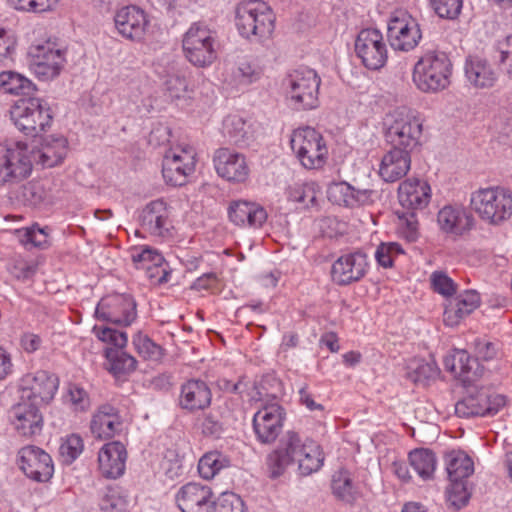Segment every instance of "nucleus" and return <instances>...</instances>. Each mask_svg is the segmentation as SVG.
Wrapping results in <instances>:
<instances>
[{"label":"nucleus","mask_w":512,"mask_h":512,"mask_svg":"<svg viewBox=\"0 0 512 512\" xmlns=\"http://www.w3.org/2000/svg\"><path fill=\"white\" fill-rule=\"evenodd\" d=\"M275 14L262 0H244L235 7V26L239 35L251 42L262 44L269 40L275 29Z\"/></svg>","instance_id":"f257e3e1"},{"label":"nucleus","mask_w":512,"mask_h":512,"mask_svg":"<svg viewBox=\"0 0 512 512\" xmlns=\"http://www.w3.org/2000/svg\"><path fill=\"white\" fill-rule=\"evenodd\" d=\"M453 64L449 56L439 50L425 51L415 62L412 81L423 93H439L451 84Z\"/></svg>","instance_id":"f03ea898"},{"label":"nucleus","mask_w":512,"mask_h":512,"mask_svg":"<svg viewBox=\"0 0 512 512\" xmlns=\"http://www.w3.org/2000/svg\"><path fill=\"white\" fill-rule=\"evenodd\" d=\"M384 126L386 140L392 147L411 153L420 144L423 120L417 111L396 108L386 115Z\"/></svg>","instance_id":"7ed1b4c3"},{"label":"nucleus","mask_w":512,"mask_h":512,"mask_svg":"<svg viewBox=\"0 0 512 512\" xmlns=\"http://www.w3.org/2000/svg\"><path fill=\"white\" fill-rule=\"evenodd\" d=\"M470 206L484 222L499 225L512 216V193L499 186L479 188L471 193Z\"/></svg>","instance_id":"20e7f679"},{"label":"nucleus","mask_w":512,"mask_h":512,"mask_svg":"<svg viewBox=\"0 0 512 512\" xmlns=\"http://www.w3.org/2000/svg\"><path fill=\"white\" fill-rule=\"evenodd\" d=\"M185 58L194 66H210L218 56L217 32L200 22L193 23L182 39Z\"/></svg>","instance_id":"39448f33"},{"label":"nucleus","mask_w":512,"mask_h":512,"mask_svg":"<svg viewBox=\"0 0 512 512\" xmlns=\"http://www.w3.org/2000/svg\"><path fill=\"white\" fill-rule=\"evenodd\" d=\"M321 79L314 69L300 67L293 70L284 80L287 99L296 110H310L319 105Z\"/></svg>","instance_id":"423d86ee"},{"label":"nucleus","mask_w":512,"mask_h":512,"mask_svg":"<svg viewBox=\"0 0 512 512\" xmlns=\"http://www.w3.org/2000/svg\"><path fill=\"white\" fill-rule=\"evenodd\" d=\"M293 153L306 169L322 168L328 158V147L322 134L306 126L295 129L290 138Z\"/></svg>","instance_id":"0eeeda50"},{"label":"nucleus","mask_w":512,"mask_h":512,"mask_svg":"<svg viewBox=\"0 0 512 512\" xmlns=\"http://www.w3.org/2000/svg\"><path fill=\"white\" fill-rule=\"evenodd\" d=\"M10 118L18 130L31 136L46 131L52 123L50 107L41 98L18 100L10 110Z\"/></svg>","instance_id":"6e6552de"},{"label":"nucleus","mask_w":512,"mask_h":512,"mask_svg":"<svg viewBox=\"0 0 512 512\" xmlns=\"http://www.w3.org/2000/svg\"><path fill=\"white\" fill-rule=\"evenodd\" d=\"M32 171V160L26 143L8 140L0 145V186L26 179Z\"/></svg>","instance_id":"1a4fd4ad"},{"label":"nucleus","mask_w":512,"mask_h":512,"mask_svg":"<svg viewBox=\"0 0 512 512\" xmlns=\"http://www.w3.org/2000/svg\"><path fill=\"white\" fill-rule=\"evenodd\" d=\"M30 71L41 81L57 78L66 65L65 51L50 40L32 45L27 53Z\"/></svg>","instance_id":"9d476101"},{"label":"nucleus","mask_w":512,"mask_h":512,"mask_svg":"<svg viewBox=\"0 0 512 512\" xmlns=\"http://www.w3.org/2000/svg\"><path fill=\"white\" fill-rule=\"evenodd\" d=\"M387 39L395 51L414 50L422 39L417 19L405 10L394 11L387 22Z\"/></svg>","instance_id":"9b49d317"},{"label":"nucleus","mask_w":512,"mask_h":512,"mask_svg":"<svg viewBox=\"0 0 512 512\" xmlns=\"http://www.w3.org/2000/svg\"><path fill=\"white\" fill-rule=\"evenodd\" d=\"M308 441H311V438L304 437L296 431L289 430L285 432L276 449L266 457L269 476L278 478L283 475L286 469L296 463L302 455Z\"/></svg>","instance_id":"f8f14e48"},{"label":"nucleus","mask_w":512,"mask_h":512,"mask_svg":"<svg viewBox=\"0 0 512 512\" xmlns=\"http://www.w3.org/2000/svg\"><path fill=\"white\" fill-rule=\"evenodd\" d=\"M196 150L189 144H178L166 151L162 174L167 183L174 186L185 184L186 178L195 170Z\"/></svg>","instance_id":"ddd939ff"},{"label":"nucleus","mask_w":512,"mask_h":512,"mask_svg":"<svg viewBox=\"0 0 512 512\" xmlns=\"http://www.w3.org/2000/svg\"><path fill=\"white\" fill-rule=\"evenodd\" d=\"M95 317L99 321L128 327L137 318L136 302L128 294L107 295L98 302Z\"/></svg>","instance_id":"4468645a"},{"label":"nucleus","mask_w":512,"mask_h":512,"mask_svg":"<svg viewBox=\"0 0 512 512\" xmlns=\"http://www.w3.org/2000/svg\"><path fill=\"white\" fill-rule=\"evenodd\" d=\"M505 404L503 395L489 394L485 389H475L469 391L455 404V413L461 418L494 416Z\"/></svg>","instance_id":"2eb2a0df"},{"label":"nucleus","mask_w":512,"mask_h":512,"mask_svg":"<svg viewBox=\"0 0 512 512\" xmlns=\"http://www.w3.org/2000/svg\"><path fill=\"white\" fill-rule=\"evenodd\" d=\"M285 416V410L278 402L260 404L252 420L256 439L262 444L273 443L283 428Z\"/></svg>","instance_id":"dca6fc26"},{"label":"nucleus","mask_w":512,"mask_h":512,"mask_svg":"<svg viewBox=\"0 0 512 512\" xmlns=\"http://www.w3.org/2000/svg\"><path fill=\"white\" fill-rule=\"evenodd\" d=\"M355 52L363 65L370 70H379L388 59V49L383 35L373 28L359 32L355 41Z\"/></svg>","instance_id":"f3484780"},{"label":"nucleus","mask_w":512,"mask_h":512,"mask_svg":"<svg viewBox=\"0 0 512 512\" xmlns=\"http://www.w3.org/2000/svg\"><path fill=\"white\" fill-rule=\"evenodd\" d=\"M18 465L29 479L36 482H47L54 474L52 457L35 445L24 446L18 451Z\"/></svg>","instance_id":"a211bd4d"},{"label":"nucleus","mask_w":512,"mask_h":512,"mask_svg":"<svg viewBox=\"0 0 512 512\" xmlns=\"http://www.w3.org/2000/svg\"><path fill=\"white\" fill-rule=\"evenodd\" d=\"M171 207L162 199L146 204L139 212L138 221L143 232L165 238L171 234Z\"/></svg>","instance_id":"6ab92c4d"},{"label":"nucleus","mask_w":512,"mask_h":512,"mask_svg":"<svg viewBox=\"0 0 512 512\" xmlns=\"http://www.w3.org/2000/svg\"><path fill=\"white\" fill-rule=\"evenodd\" d=\"M9 417L14 430L21 437L31 438L40 434L43 427V416L40 406L33 401L23 399L15 404L9 412Z\"/></svg>","instance_id":"aec40b11"},{"label":"nucleus","mask_w":512,"mask_h":512,"mask_svg":"<svg viewBox=\"0 0 512 512\" xmlns=\"http://www.w3.org/2000/svg\"><path fill=\"white\" fill-rule=\"evenodd\" d=\"M369 270L366 253L354 251L341 255L332 265L331 275L338 285H349L360 281Z\"/></svg>","instance_id":"412c9836"},{"label":"nucleus","mask_w":512,"mask_h":512,"mask_svg":"<svg viewBox=\"0 0 512 512\" xmlns=\"http://www.w3.org/2000/svg\"><path fill=\"white\" fill-rule=\"evenodd\" d=\"M21 385V396L23 399L33 401V403L41 406L54 398L58 390L59 381L54 374L39 370L35 373L25 375L22 378Z\"/></svg>","instance_id":"4be33fe9"},{"label":"nucleus","mask_w":512,"mask_h":512,"mask_svg":"<svg viewBox=\"0 0 512 512\" xmlns=\"http://www.w3.org/2000/svg\"><path fill=\"white\" fill-rule=\"evenodd\" d=\"M215 170L221 178L232 183H244L250 173L246 157L229 148H219L213 157Z\"/></svg>","instance_id":"5701e85b"},{"label":"nucleus","mask_w":512,"mask_h":512,"mask_svg":"<svg viewBox=\"0 0 512 512\" xmlns=\"http://www.w3.org/2000/svg\"><path fill=\"white\" fill-rule=\"evenodd\" d=\"M114 22L122 37L137 42L144 39L149 25L145 11L135 5L119 9L114 16Z\"/></svg>","instance_id":"b1692460"},{"label":"nucleus","mask_w":512,"mask_h":512,"mask_svg":"<svg viewBox=\"0 0 512 512\" xmlns=\"http://www.w3.org/2000/svg\"><path fill=\"white\" fill-rule=\"evenodd\" d=\"M175 501L182 512H212L214 505L211 488L195 482L183 485L177 491Z\"/></svg>","instance_id":"393cba45"},{"label":"nucleus","mask_w":512,"mask_h":512,"mask_svg":"<svg viewBox=\"0 0 512 512\" xmlns=\"http://www.w3.org/2000/svg\"><path fill=\"white\" fill-rule=\"evenodd\" d=\"M124 430V422L117 408L103 404L93 413L90 432L99 440H107L119 435Z\"/></svg>","instance_id":"a878e982"},{"label":"nucleus","mask_w":512,"mask_h":512,"mask_svg":"<svg viewBox=\"0 0 512 512\" xmlns=\"http://www.w3.org/2000/svg\"><path fill=\"white\" fill-rule=\"evenodd\" d=\"M432 197L430 184L423 179L408 178L398 187V199L407 210H422L428 206Z\"/></svg>","instance_id":"bb28decb"},{"label":"nucleus","mask_w":512,"mask_h":512,"mask_svg":"<svg viewBox=\"0 0 512 512\" xmlns=\"http://www.w3.org/2000/svg\"><path fill=\"white\" fill-rule=\"evenodd\" d=\"M444 368L465 384H470L482 376L483 369L477 359L465 350L454 349L443 360Z\"/></svg>","instance_id":"cd10ccee"},{"label":"nucleus","mask_w":512,"mask_h":512,"mask_svg":"<svg viewBox=\"0 0 512 512\" xmlns=\"http://www.w3.org/2000/svg\"><path fill=\"white\" fill-rule=\"evenodd\" d=\"M227 212L229 220L239 227L260 228L268 217L262 205L247 200L231 201Z\"/></svg>","instance_id":"c85d7f7f"},{"label":"nucleus","mask_w":512,"mask_h":512,"mask_svg":"<svg viewBox=\"0 0 512 512\" xmlns=\"http://www.w3.org/2000/svg\"><path fill=\"white\" fill-rule=\"evenodd\" d=\"M127 460L125 446L119 441L108 442L99 450L98 465L106 478L116 479L123 475Z\"/></svg>","instance_id":"c756f323"},{"label":"nucleus","mask_w":512,"mask_h":512,"mask_svg":"<svg viewBox=\"0 0 512 512\" xmlns=\"http://www.w3.org/2000/svg\"><path fill=\"white\" fill-rule=\"evenodd\" d=\"M480 295L474 290H465L446 300L443 314L447 326H456L480 305Z\"/></svg>","instance_id":"7c9ffc66"},{"label":"nucleus","mask_w":512,"mask_h":512,"mask_svg":"<svg viewBox=\"0 0 512 512\" xmlns=\"http://www.w3.org/2000/svg\"><path fill=\"white\" fill-rule=\"evenodd\" d=\"M439 228L454 236H461L473 225L472 215L461 205H445L437 213Z\"/></svg>","instance_id":"2f4dec72"},{"label":"nucleus","mask_w":512,"mask_h":512,"mask_svg":"<svg viewBox=\"0 0 512 512\" xmlns=\"http://www.w3.org/2000/svg\"><path fill=\"white\" fill-rule=\"evenodd\" d=\"M411 167V153L405 149L392 147L382 157L379 175L389 183L396 182L406 176Z\"/></svg>","instance_id":"473e14b6"},{"label":"nucleus","mask_w":512,"mask_h":512,"mask_svg":"<svg viewBox=\"0 0 512 512\" xmlns=\"http://www.w3.org/2000/svg\"><path fill=\"white\" fill-rule=\"evenodd\" d=\"M211 399V390L203 380L191 379L181 386L179 404L185 410H203L210 405Z\"/></svg>","instance_id":"72a5a7b5"},{"label":"nucleus","mask_w":512,"mask_h":512,"mask_svg":"<svg viewBox=\"0 0 512 512\" xmlns=\"http://www.w3.org/2000/svg\"><path fill=\"white\" fill-rule=\"evenodd\" d=\"M464 71L467 81L478 89L490 88L497 80V74L492 66L479 57H468Z\"/></svg>","instance_id":"f704fd0d"},{"label":"nucleus","mask_w":512,"mask_h":512,"mask_svg":"<svg viewBox=\"0 0 512 512\" xmlns=\"http://www.w3.org/2000/svg\"><path fill=\"white\" fill-rule=\"evenodd\" d=\"M67 154V141L62 137L45 139L41 148L33 153L34 160L43 167L60 164Z\"/></svg>","instance_id":"c9c22d12"},{"label":"nucleus","mask_w":512,"mask_h":512,"mask_svg":"<svg viewBox=\"0 0 512 512\" xmlns=\"http://www.w3.org/2000/svg\"><path fill=\"white\" fill-rule=\"evenodd\" d=\"M328 199L339 206L354 207L362 204L366 198V191L356 190L347 182H335L327 189Z\"/></svg>","instance_id":"e433bc0d"},{"label":"nucleus","mask_w":512,"mask_h":512,"mask_svg":"<svg viewBox=\"0 0 512 512\" xmlns=\"http://www.w3.org/2000/svg\"><path fill=\"white\" fill-rule=\"evenodd\" d=\"M410 466L423 481L433 479L437 458L432 450L426 448H418L411 451L408 455Z\"/></svg>","instance_id":"4c0bfd02"},{"label":"nucleus","mask_w":512,"mask_h":512,"mask_svg":"<svg viewBox=\"0 0 512 512\" xmlns=\"http://www.w3.org/2000/svg\"><path fill=\"white\" fill-rule=\"evenodd\" d=\"M445 463L450 480L466 481L474 472L472 459L462 451H451L447 453Z\"/></svg>","instance_id":"58836bf2"},{"label":"nucleus","mask_w":512,"mask_h":512,"mask_svg":"<svg viewBox=\"0 0 512 512\" xmlns=\"http://www.w3.org/2000/svg\"><path fill=\"white\" fill-rule=\"evenodd\" d=\"M104 355L106 369L114 376L127 375L136 369V359L123 349L106 348Z\"/></svg>","instance_id":"ea45409f"},{"label":"nucleus","mask_w":512,"mask_h":512,"mask_svg":"<svg viewBox=\"0 0 512 512\" xmlns=\"http://www.w3.org/2000/svg\"><path fill=\"white\" fill-rule=\"evenodd\" d=\"M324 453L321 446L311 439L306 443L302 455L297 459L298 469L302 475H310L321 469L324 463Z\"/></svg>","instance_id":"a19ab883"},{"label":"nucleus","mask_w":512,"mask_h":512,"mask_svg":"<svg viewBox=\"0 0 512 512\" xmlns=\"http://www.w3.org/2000/svg\"><path fill=\"white\" fill-rule=\"evenodd\" d=\"M262 76V69L255 63L240 59L230 68V83L236 87L247 86L257 82Z\"/></svg>","instance_id":"79ce46f5"},{"label":"nucleus","mask_w":512,"mask_h":512,"mask_svg":"<svg viewBox=\"0 0 512 512\" xmlns=\"http://www.w3.org/2000/svg\"><path fill=\"white\" fill-rule=\"evenodd\" d=\"M101 512H128L130 499L120 487H108L98 503Z\"/></svg>","instance_id":"37998d69"},{"label":"nucleus","mask_w":512,"mask_h":512,"mask_svg":"<svg viewBox=\"0 0 512 512\" xmlns=\"http://www.w3.org/2000/svg\"><path fill=\"white\" fill-rule=\"evenodd\" d=\"M0 89L4 93L28 95L34 90V84L20 73L3 71L0 73Z\"/></svg>","instance_id":"c03bdc74"},{"label":"nucleus","mask_w":512,"mask_h":512,"mask_svg":"<svg viewBox=\"0 0 512 512\" xmlns=\"http://www.w3.org/2000/svg\"><path fill=\"white\" fill-rule=\"evenodd\" d=\"M439 375V368L433 361L413 359L407 366V378L414 383L425 384Z\"/></svg>","instance_id":"a18cd8bd"},{"label":"nucleus","mask_w":512,"mask_h":512,"mask_svg":"<svg viewBox=\"0 0 512 512\" xmlns=\"http://www.w3.org/2000/svg\"><path fill=\"white\" fill-rule=\"evenodd\" d=\"M165 90L172 99H179L185 95L188 89L185 72L178 65H171L165 74Z\"/></svg>","instance_id":"49530a36"},{"label":"nucleus","mask_w":512,"mask_h":512,"mask_svg":"<svg viewBox=\"0 0 512 512\" xmlns=\"http://www.w3.org/2000/svg\"><path fill=\"white\" fill-rule=\"evenodd\" d=\"M249 126L245 119L237 114H231L225 117L222 125L224 137L234 144H239L247 137Z\"/></svg>","instance_id":"de8ad7c7"},{"label":"nucleus","mask_w":512,"mask_h":512,"mask_svg":"<svg viewBox=\"0 0 512 512\" xmlns=\"http://www.w3.org/2000/svg\"><path fill=\"white\" fill-rule=\"evenodd\" d=\"M256 395L253 398L260 404L266 401L277 402L276 399L282 394V384L273 375H265L255 387Z\"/></svg>","instance_id":"09e8293b"},{"label":"nucleus","mask_w":512,"mask_h":512,"mask_svg":"<svg viewBox=\"0 0 512 512\" xmlns=\"http://www.w3.org/2000/svg\"><path fill=\"white\" fill-rule=\"evenodd\" d=\"M317 197L316 185L314 182L294 183L287 190V198L290 201L310 207L315 204Z\"/></svg>","instance_id":"8fccbe9b"},{"label":"nucleus","mask_w":512,"mask_h":512,"mask_svg":"<svg viewBox=\"0 0 512 512\" xmlns=\"http://www.w3.org/2000/svg\"><path fill=\"white\" fill-rule=\"evenodd\" d=\"M92 333L101 342L111 345V348L123 349L128 342L126 332L106 325H95Z\"/></svg>","instance_id":"3c124183"},{"label":"nucleus","mask_w":512,"mask_h":512,"mask_svg":"<svg viewBox=\"0 0 512 512\" xmlns=\"http://www.w3.org/2000/svg\"><path fill=\"white\" fill-rule=\"evenodd\" d=\"M15 233L19 242L25 247L45 248L48 244V232L38 225L17 229Z\"/></svg>","instance_id":"603ef678"},{"label":"nucleus","mask_w":512,"mask_h":512,"mask_svg":"<svg viewBox=\"0 0 512 512\" xmlns=\"http://www.w3.org/2000/svg\"><path fill=\"white\" fill-rule=\"evenodd\" d=\"M332 491L337 498L343 501L352 502L355 499V488L348 471L339 470L334 473Z\"/></svg>","instance_id":"864d4df0"},{"label":"nucleus","mask_w":512,"mask_h":512,"mask_svg":"<svg viewBox=\"0 0 512 512\" xmlns=\"http://www.w3.org/2000/svg\"><path fill=\"white\" fill-rule=\"evenodd\" d=\"M228 465V460L219 452H209L201 457L198 471L202 478L212 479L221 469Z\"/></svg>","instance_id":"5fc2aeb1"},{"label":"nucleus","mask_w":512,"mask_h":512,"mask_svg":"<svg viewBox=\"0 0 512 512\" xmlns=\"http://www.w3.org/2000/svg\"><path fill=\"white\" fill-rule=\"evenodd\" d=\"M84 442L80 435L70 434L62 439L59 447L60 457L65 464L73 463L83 452Z\"/></svg>","instance_id":"6e6d98bb"},{"label":"nucleus","mask_w":512,"mask_h":512,"mask_svg":"<svg viewBox=\"0 0 512 512\" xmlns=\"http://www.w3.org/2000/svg\"><path fill=\"white\" fill-rule=\"evenodd\" d=\"M133 262L143 269H149L151 266H161L164 262L163 256L154 248L140 246L131 252Z\"/></svg>","instance_id":"4d7b16f0"},{"label":"nucleus","mask_w":512,"mask_h":512,"mask_svg":"<svg viewBox=\"0 0 512 512\" xmlns=\"http://www.w3.org/2000/svg\"><path fill=\"white\" fill-rule=\"evenodd\" d=\"M446 491V500L450 506L458 510L464 507L470 498L467 481L450 480Z\"/></svg>","instance_id":"13d9d810"},{"label":"nucleus","mask_w":512,"mask_h":512,"mask_svg":"<svg viewBox=\"0 0 512 512\" xmlns=\"http://www.w3.org/2000/svg\"><path fill=\"white\" fill-rule=\"evenodd\" d=\"M404 251L400 244L396 242L381 243L375 251V260L383 268H391L394 260Z\"/></svg>","instance_id":"bf43d9fd"},{"label":"nucleus","mask_w":512,"mask_h":512,"mask_svg":"<svg viewBox=\"0 0 512 512\" xmlns=\"http://www.w3.org/2000/svg\"><path fill=\"white\" fill-rule=\"evenodd\" d=\"M496 51L498 64L508 79L512 81V35L498 41Z\"/></svg>","instance_id":"052dcab7"},{"label":"nucleus","mask_w":512,"mask_h":512,"mask_svg":"<svg viewBox=\"0 0 512 512\" xmlns=\"http://www.w3.org/2000/svg\"><path fill=\"white\" fill-rule=\"evenodd\" d=\"M132 343L137 353L144 359H158L161 355L160 346L141 332L133 336Z\"/></svg>","instance_id":"680f3d73"},{"label":"nucleus","mask_w":512,"mask_h":512,"mask_svg":"<svg viewBox=\"0 0 512 512\" xmlns=\"http://www.w3.org/2000/svg\"><path fill=\"white\" fill-rule=\"evenodd\" d=\"M430 282L433 290L447 299L457 291V284L443 271H434L430 276Z\"/></svg>","instance_id":"e2e57ef3"},{"label":"nucleus","mask_w":512,"mask_h":512,"mask_svg":"<svg viewBox=\"0 0 512 512\" xmlns=\"http://www.w3.org/2000/svg\"><path fill=\"white\" fill-rule=\"evenodd\" d=\"M434 12L444 19H456L462 9L463 0H430Z\"/></svg>","instance_id":"0e129e2a"},{"label":"nucleus","mask_w":512,"mask_h":512,"mask_svg":"<svg viewBox=\"0 0 512 512\" xmlns=\"http://www.w3.org/2000/svg\"><path fill=\"white\" fill-rule=\"evenodd\" d=\"M8 3L19 11L42 13L52 10L58 0H8Z\"/></svg>","instance_id":"69168bd1"},{"label":"nucleus","mask_w":512,"mask_h":512,"mask_svg":"<svg viewBox=\"0 0 512 512\" xmlns=\"http://www.w3.org/2000/svg\"><path fill=\"white\" fill-rule=\"evenodd\" d=\"M212 512H245L242 499L234 493H223L214 501Z\"/></svg>","instance_id":"338daca9"},{"label":"nucleus","mask_w":512,"mask_h":512,"mask_svg":"<svg viewBox=\"0 0 512 512\" xmlns=\"http://www.w3.org/2000/svg\"><path fill=\"white\" fill-rule=\"evenodd\" d=\"M399 229L408 241H415L418 235V220L415 211H397Z\"/></svg>","instance_id":"774afa93"}]
</instances>
